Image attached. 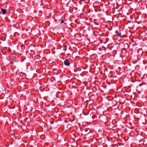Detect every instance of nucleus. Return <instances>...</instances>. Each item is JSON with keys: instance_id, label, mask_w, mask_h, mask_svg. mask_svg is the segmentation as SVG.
Masks as SVG:
<instances>
[{"instance_id": "obj_3", "label": "nucleus", "mask_w": 147, "mask_h": 147, "mask_svg": "<svg viewBox=\"0 0 147 147\" xmlns=\"http://www.w3.org/2000/svg\"><path fill=\"white\" fill-rule=\"evenodd\" d=\"M115 33L117 34L118 36H121V33L119 32L118 31L116 30L115 31Z\"/></svg>"}, {"instance_id": "obj_6", "label": "nucleus", "mask_w": 147, "mask_h": 147, "mask_svg": "<svg viewBox=\"0 0 147 147\" xmlns=\"http://www.w3.org/2000/svg\"><path fill=\"white\" fill-rule=\"evenodd\" d=\"M64 22V20H62L61 21V23H63Z\"/></svg>"}, {"instance_id": "obj_5", "label": "nucleus", "mask_w": 147, "mask_h": 147, "mask_svg": "<svg viewBox=\"0 0 147 147\" xmlns=\"http://www.w3.org/2000/svg\"><path fill=\"white\" fill-rule=\"evenodd\" d=\"M63 50L66 51L67 49V47L65 45L63 47Z\"/></svg>"}, {"instance_id": "obj_1", "label": "nucleus", "mask_w": 147, "mask_h": 147, "mask_svg": "<svg viewBox=\"0 0 147 147\" xmlns=\"http://www.w3.org/2000/svg\"><path fill=\"white\" fill-rule=\"evenodd\" d=\"M64 63L65 65L67 66H68L70 65L69 61L67 59H66L64 61Z\"/></svg>"}, {"instance_id": "obj_8", "label": "nucleus", "mask_w": 147, "mask_h": 147, "mask_svg": "<svg viewBox=\"0 0 147 147\" xmlns=\"http://www.w3.org/2000/svg\"><path fill=\"white\" fill-rule=\"evenodd\" d=\"M146 54H147V51L146 52Z\"/></svg>"}, {"instance_id": "obj_7", "label": "nucleus", "mask_w": 147, "mask_h": 147, "mask_svg": "<svg viewBox=\"0 0 147 147\" xmlns=\"http://www.w3.org/2000/svg\"><path fill=\"white\" fill-rule=\"evenodd\" d=\"M104 57V56H102V58L103 59V58Z\"/></svg>"}, {"instance_id": "obj_4", "label": "nucleus", "mask_w": 147, "mask_h": 147, "mask_svg": "<svg viewBox=\"0 0 147 147\" xmlns=\"http://www.w3.org/2000/svg\"><path fill=\"white\" fill-rule=\"evenodd\" d=\"M1 11L3 14H5L7 12V11L6 10L3 9H1Z\"/></svg>"}, {"instance_id": "obj_2", "label": "nucleus", "mask_w": 147, "mask_h": 147, "mask_svg": "<svg viewBox=\"0 0 147 147\" xmlns=\"http://www.w3.org/2000/svg\"><path fill=\"white\" fill-rule=\"evenodd\" d=\"M143 52L142 49L141 48L139 49L137 51L138 53L139 54H141V55L142 54Z\"/></svg>"}]
</instances>
